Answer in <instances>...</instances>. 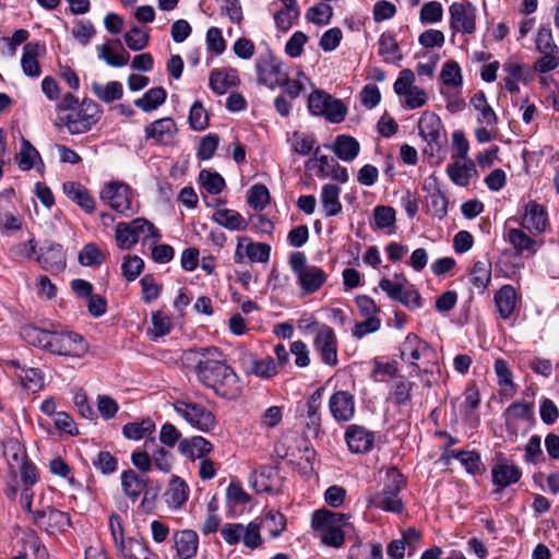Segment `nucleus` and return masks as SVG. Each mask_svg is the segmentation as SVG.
Returning a JSON list of instances; mask_svg holds the SVG:
<instances>
[{"label":"nucleus","mask_w":559,"mask_h":559,"mask_svg":"<svg viewBox=\"0 0 559 559\" xmlns=\"http://www.w3.org/2000/svg\"><path fill=\"white\" fill-rule=\"evenodd\" d=\"M238 83V78L236 75V72L230 71H221V70H213L210 74V87L211 90L218 94H225L229 88L233 86H236Z\"/></svg>","instance_id":"42"},{"label":"nucleus","mask_w":559,"mask_h":559,"mask_svg":"<svg viewBox=\"0 0 559 559\" xmlns=\"http://www.w3.org/2000/svg\"><path fill=\"white\" fill-rule=\"evenodd\" d=\"M150 35L139 26H133L124 34V41L128 48L133 51L144 49L148 45Z\"/></svg>","instance_id":"59"},{"label":"nucleus","mask_w":559,"mask_h":559,"mask_svg":"<svg viewBox=\"0 0 559 559\" xmlns=\"http://www.w3.org/2000/svg\"><path fill=\"white\" fill-rule=\"evenodd\" d=\"M92 91L104 103H112L121 99L123 96L122 84L118 81H110L106 85L94 82Z\"/></svg>","instance_id":"47"},{"label":"nucleus","mask_w":559,"mask_h":559,"mask_svg":"<svg viewBox=\"0 0 559 559\" xmlns=\"http://www.w3.org/2000/svg\"><path fill=\"white\" fill-rule=\"evenodd\" d=\"M329 412L337 424L350 421L356 413V402L352 393L344 390L335 391L329 399Z\"/></svg>","instance_id":"17"},{"label":"nucleus","mask_w":559,"mask_h":559,"mask_svg":"<svg viewBox=\"0 0 559 559\" xmlns=\"http://www.w3.org/2000/svg\"><path fill=\"white\" fill-rule=\"evenodd\" d=\"M144 261L139 255H126L121 264L123 277L128 282H133L143 271Z\"/></svg>","instance_id":"60"},{"label":"nucleus","mask_w":559,"mask_h":559,"mask_svg":"<svg viewBox=\"0 0 559 559\" xmlns=\"http://www.w3.org/2000/svg\"><path fill=\"white\" fill-rule=\"evenodd\" d=\"M346 444L352 453H368L374 444V432L361 425H349L344 435Z\"/></svg>","instance_id":"20"},{"label":"nucleus","mask_w":559,"mask_h":559,"mask_svg":"<svg viewBox=\"0 0 559 559\" xmlns=\"http://www.w3.org/2000/svg\"><path fill=\"white\" fill-rule=\"evenodd\" d=\"M62 190L71 201L76 203L86 213H93L95 211V200L83 185L67 181L63 183Z\"/></svg>","instance_id":"30"},{"label":"nucleus","mask_w":559,"mask_h":559,"mask_svg":"<svg viewBox=\"0 0 559 559\" xmlns=\"http://www.w3.org/2000/svg\"><path fill=\"white\" fill-rule=\"evenodd\" d=\"M395 301L401 302L403 306L411 310H416L423 307V299L418 290L415 288L414 285L408 283L404 286L400 294V297L396 298Z\"/></svg>","instance_id":"64"},{"label":"nucleus","mask_w":559,"mask_h":559,"mask_svg":"<svg viewBox=\"0 0 559 559\" xmlns=\"http://www.w3.org/2000/svg\"><path fill=\"white\" fill-rule=\"evenodd\" d=\"M31 521L48 534L62 533L71 525V519L67 512L50 506L35 510Z\"/></svg>","instance_id":"11"},{"label":"nucleus","mask_w":559,"mask_h":559,"mask_svg":"<svg viewBox=\"0 0 559 559\" xmlns=\"http://www.w3.org/2000/svg\"><path fill=\"white\" fill-rule=\"evenodd\" d=\"M21 337L29 345L59 356L81 357L87 352L82 335L67 331H50L32 324L20 330Z\"/></svg>","instance_id":"2"},{"label":"nucleus","mask_w":559,"mask_h":559,"mask_svg":"<svg viewBox=\"0 0 559 559\" xmlns=\"http://www.w3.org/2000/svg\"><path fill=\"white\" fill-rule=\"evenodd\" d=\"M419 136L426 143L423 154L430 164H440L447 154L448 138L438 115L424 111L417 123Z\"/></svg>","instance_id":"3"},{"label":"nucleus","mask_w":559,"mask_h":559,"mask_svg":"<svg viewBox=\"0 0 559 559\" xmlns=\"http://www.w3.org/2000/svg\"><path fill=\"white\" fill-rule=\"evenodd\" d=\"M46 53V46L39 41L26 43L21 57V68L28 78H38L41 74V67L38 58Z\"/></svg>","instance_id":"23"},{"label":"nucleus","mask_w":559,"mask_h":559,"mask_svg":"<svg viewBox=\"0 0 559 559\" xmlns=\"http://www.w3.org/2000/svg\"><path fill=\"white\" fill-rule=\"evenodd\" d=\"M165 502L170 509L181 508L189 498L187 483L178 476H173L164 493Z\"/></svg>","instance_id":"31"},{"label":"nucleus","mask_w":559,"mask_h":559,"mask_svg":"<svg viewBox=\"0 0 559 559\" xmlns=\"http://www.w3.org/2000/svg\"><path fill=\"white\" fill-rule=\"evenodd\" d=\"M93 466L104 475L114 474L118 468L117 459L108 451H100L92 460Z\"/></svg>","instance_id":"63"},{"label":"nucleus","mask_w":559,"mask_h":559,"mask_svg":"<svg viewBox=\"0 0 559 559\" xmlns=\"http://www.w3.org/2000/svg\"><path fill=\"white\" fill-rule=\"evenodd\" d=\"M167 92L164 87H152L141 98L134 100V105L145 112L158 108L166 100Z\"/></svg>","instance_id":"43"},{"label":"nucleus","mask_w":559,"mask_h":559,"mask_svg":"<svg viewBox=\"0 0 559 559\" xmlns=\"http://www.w3.org/2000/svg\"><path fill=\"white\" fill-rule=\"evenodd\" d=\"M443 8L438 1H429L425 3L419 13V20L423 24H435L442 20Z\"/></svg>","instance_id":"62"},{"label":"nucleus","mask_w":559,"mask_h":559,"mask_svg":"<svg viewBox=\"0 0 559 559\" xmlns=\"http://www.w3.org/2000/svg\"><path fill=\"white\" fill-rule=\"evenodd\" d=\"M388 476L390 481L384 485L381 492L369 500V504L383 511L401 513L404 504L400 491L405 486V479L397 471L390 472Z\"/></svg>","instance_id":"8"},{"label":"nucleus","mask_w":559,"mask_h":559,"mask_svg":"<svg viewBox=\"0 0 559 559\" xmlns=\"http://www.w3.org/2000/svg\"><path fill=\"white\" fill-rule=\"evenodd\" d=\"M326 2L328 1H322L319 4L310 7L307 10L306 19L318 25H328L333 15V8Z\"/></svg>","instance_id":"54"},{"label":"nucleus","mask_w":559,"mask_h":559,"mask_svg":"<svg viewBox=\"0 0 559 559\" xmlns=\"http://www.w3.org/2000/svg\"><path fill=\"white\" fill-rule=\"evenodd\" d=\"M100 199L117 213L126 216L134 214L132 191L124 182L111 181L100 191Z\"/></svg>","instance_id":"10"},{"label":"nucleus","mask_w":559,"mask_h":559,"mask_svg":"<svg viewBox=\"0 0 559 559\" xmlns=\"http://www.w3.org/2000/svg\"><path fill=\"white\" fill-rule=\"evenodd\" d=\"M155 423L150 418H143L139 421L128 423L122 427V435L129 440H141L147 438L155 431ZM150 444H155V439H146L144 447L147 449Z\"/></svg>","instance_id":"28"},{"label":"nucleus","mask_w":559,"mask_h":559,"mask_svg":"<svg viewBox=\"0 0 559 559\" xmlns=\"http://www.w3.org/2000/svg\"><path fill=\"white\" fill-rule=\"evenodd\" d=\"M492 484L506 488L516 484L522 477V471L513 464L498 463L491 469Z\"/></svg>","instance_id":"34"},{"label":"nucleus","mask_w":559,"mask_h":559,"mask_svg":"<svg viewBox=\"0 0 559 559\" xmlns=\"http://www.w3.org/2000/svg\"><path fill=\"white\" fill-rule=\"evenodd\" d=\"M308 109L313 116H323L332 123L342 122L347 114L346 106L322 90H314L308 97Z\"/></svg>","instance_id":"7"},{"label":"nucleus","mask_w":559,"mask_h":559,"mask_svg":"<svg viewBox=\"0 0 559 559\" xmlns=\"http://www.w3.org/2000/svg\"><path fill=\"white\" fill-rule=\"evenodd\" d=\"M324 389L322 386L318 388L307 400L306 408H307V428L313 433H318L321 427V401L323 396Z\"/></svg>","instance_id":"36"},{"label":"nucleus","mask_w":559,"mask_h":559,"mask_svg":"<svg viewBox=\"0 0 559 559\" xmlns=\"http://www.w3.org/2000/svg\"><path fill=\"white\" fill-rule=\"evenodd\" d=\"M288 262L292 271L297 275L298 284L304 294L318 292L326 282V273L317 265L307 264V258L304 252H293L289 255Z\"/></svg>","instance_id":"5"},{"label":"nucleus","mask_w":559,"mask_h":559,"mask_svg":"<svg viewBox=\"0 0 559 559\" xmlns=\"http://www.w3.org/2000/svg\"><path fill=\"white\" fill-rule=\"evenodd\" d=\"M340 194L341 188L334 183H326L322 187L320 202L325 217L336 216L342 212Z\"/></svg>","instance_id":"33"},{"label":"nucleus","mask_w":559,"mask_h":559,"mask_svg":"<svg viewBox=\"0 0 559 559\" xmlns=\"http://www.w3.org/2000/svg\"><path fill=\"white\" fill-rule=\"evenodd\" d=\"M78 258L84 266H98L104 263L106 254L95 243L90 242L83 246Z\"/></svg>","instance_id":"49"},{"label":"nucleus","mask_w":559,"mask_h":559,"mask_svg":"<svg viewBox=\"0 0 559 559\" xmlns=\"http://www.w3.org/2000/svg\"><path fill=\"white\" fill-rule=\"evenodd\" d=\"M249 483L259 493H276L281 489L282 478L277 468L263 465L253 471L249 477Z\"/></svg>","instance_id":"19"},{"label":"nucleus","mask_w":559,"mask_h":559,"mask_svg":"<svg viewBox=\"0 0 559 559\" xmlns=\"http://www.w3.org/2000/svg\"><path fill=\"white\" fill-rule=\"evenodd\" d=\"M102 110L93 99L84 98L79 108L66 117V127L71 134H82L100 119Z\"/></svg>","instance_id":"9"},{"label":"nucleus","mask_w":559,"mask_h":559,"mask_svg":"<svg viewBox=\"0 0 559 559\" xmlns=\"http://www.w3.org/2000/svg\"><path fill=\"white\" fill-rule=\"evenodd\" d=\"M36 159H38L40 165L44 166L38 151L29 141L22 139L20 152L15 156V162L19 168L23 171L29 170L35 166Z\"/></svg>","instance_id":"44"},{"label":"nucleus","mask_w":559,"mask_h":559,"mask_svg":"<svg viewBox=\"0 0 559 559\" xmlns=\"http://www.w3.org/2000/svg\"><path fill=\"white\" fill-rule=\"evenodd\" d=\"M332 150L340 159L352 162L358 156L360 144L350 135L340 134L335 138Z\"/></svg>","instance_id":"37"},{"label":"nucleus","mask_w":559,"mask_h":559,"mask_svg":"<svg viewBox=\"0 0 559 559\" xmlns=\"http://www.w3.org/2000/svg\"><path fill=\"white\" fill-rule=\"evenodd\" d=\"M115 237L117 246L126 250L132 248L141 237L157 240L160 238V233L151 222L138 217L131 222L118 223Z\"/></svg>","instance_id":"6"},{"label":"nucleus","mask_w":559,"mask_h":559,"mask_svg":"<svg viewBox=\"0 0 559 559\" xmlns=\"http://www.w3.org/2000/svg\"><path fill=\"white\" fill-rule=\"evenodd\" d=\"M97 50L98 58L103 59L110 67H124L130 59L129 52L124 49H122L120 52H116L106 44L98 46Z\"/></svg>","instance_id":"51"},{"label":"nucleus","mask_w":559,"mask_h":559,"mask_svg":"<svg viewBox=\"0 0 559 559\" xmlns=\"http://www.w3.org/2000/svg\"><path fill=\"white\" fill-rule=\"evenodd\" d=\"M214 445L202 436L185 438L179 441L178 451L185 457L195 461L203 460L213 451Z\"/></svg>","instance_id":"24"},{"label":"nucleus","mask_w":559,"mask_h":559,"mask_svg":"<svg viewBox=\"0 0 559 559\" xmlns=\"http://www.w3.org/2000/svg\"><path fill=\"white\" fill-rule=\"evenodd\" d=\"M189 126L195 131H202L209 126V116L201 102L197 100L189 111Z\"/></svg>","instance_id":"61"},{"label":"nucleus","mask_w":559,"mask_h":559,"mask_svg":"<svg viewBox=\"0 0 559 559\" xmlns=\"http://www.w3.org/2000/svg\"><path fill=\"white\" fill-rule=\"evenodd\" d=\"M115 547L121 559H156V556L151 551L146 542L135 537H128Z\"/></svg>","instance_id":"27"},{"label":"nucleus","mask_w":559,"mask_h":559,"mask_svg":"<svg viewBox=\"0 0 559 559\" xmlns=\"http://www.w3.org/2000/svg\"><path fill=\"white\" fill-rule=\"evenodd\" d=\"M173 407L178 416L199 431L210 432L217 425L215 415L203 404L194 402L190 397L176 400Z\"/></svg>","instance_id":"4"},{"label":"nucleus","mask_w":559,"mask_h":559,"mask_svg":"<svg viewBox=\"0 0 559 559\" xmlns=\"http://www.w3.org/2000/svg\"><path fill=\"white\" fill-rule=\"evenodd\" d=\"M519 300L518 292L510 284L502 285L493 295L496 309L499 317L503 320H508L512 317Z\"/></svg>","instance_id":"25"},{"label":"nucleus","mask_w":559,"mask_h":559,"mask_svg":"<svg viewBox=\"0 0 559 559\" xmlns=\"http://www.w3.org/2000/svg\"><path fill=\"white\" fill-rule=\"evenodd\" d=\"M307 168H317L316 175L320 178H332L338 182L345 183L348 181V173L345 167H342L333 158H329L326 155L309 159L306 164Z\"/></svg>","instance_id":"22"},{"label":"nucleus","mask_w":559,"mask_h":559,"mask_svg":"<svg viewBox=\"0 0 559 559\" xmlns=\"http://www.w3.org/2000/svg\"><path fill=\"white\" fill-rule=\"evenodd\" d=\"M407 278L404 274H395L394 280L383 277L379 282V287L388 295L392 300H396L404 286L407 284Z\"/></svg>","instance_id":"58"},{"label":"nucleus","mask_w":559,"mask_h":559,"mask_svg":"<svg viewBox=\"0 0 559 559\" xmlns=\"http://www.w3.org/2000/svg\"><path fill=\"white\" fill-rule=\"evenodd\" d=\"M36 262L52 275L62 273L67 267V254L63 247L51 240H45L38 248Z\"/></svg>","instance_id":"12"},{"label":"nucleus","mask_w":559,"mask_h":559,"mask_svg":"<svg viewBox=\"0 0 559 559\" xmlns=\"http://www.w3.org/2000/svg\"><path fill=\"white\" fill-rule=\"evenodd\" d=\"M177 133V124L169 117L156 119L144 128V139L152 145H170L174 143Z\"/></svg>","instance_id":"14"},{"label":"nucleus","mask_w":559,"mask_h":559,"mask_svg":"<svg viewBox=\"0 0 559 559\" xmlns=\"http://www.w3.org/2000/svg\"><path fill=\"white\" fill-rule=\"evenodd\" d=\"M548 225V217L545 209L535 201H530L525 205L524 215L522 218L523 228L531 233L540 234Z\"/></svg>","instance_id":"26"},{"label":"nucleus","mask_w":559,"mask_h":559,"mask_svg":"<svg viewBox=\"0 0 559 559\" xmlns=\"http://www.w3.org/2000/svg\"><path fill=\"white\" fill-rule=\"evenodd\" d=\"M313 348L324 365L334 367L338 364L337 337L333 328L321 324L313 338Z\"/></svg>","instance_id":"13"},{"label":"nucleus","mask_w":559,"mask_h":559,"mask_svg":"<svg viewBox=\"0 0 559 559\" xmlns=\"http://www.w3.org/2000/svg\"><path fill=\"white\" fill-rule=\"evenodd\" d=\"M535 46L539 53L559 52V47L554 40L552 32L549 26L539 27L535 39Z\"/></svg>","instance_id":"57"},{"label":"nucleus","mask_w":559,"mask_h":559,"mask_svg":"<svg viewBox=\"0 0 559 559\" xmlns=\"http://www.w3.org/2000/svg\"><path fill=\"white\" fill-rule=\"evenodd\" d=\"M428 349V344L425 341L414 333H408L400 346V356L403 361L416 366V361Z\"/></svg>","instance_id":"29"},{"label":"nucleus","mask_w":559,"mask_h":559,"mask_svg":"<svg viewBox=\"0 0 559 559\" xmlns=\"http://www.w3.org/2000/svg\"><path fill=\"white\" fill-rule=\"evenodd\" d=\"M491 280V267L489 264L477 261L474 263L472 272L469 274V281L472 285L478 289L479 293H484L488 287Z\"/></svg>","instance_id":"48"},{"label":"nucleus","mask_w":559,"mask_h":559,"mask_svg":"<svg viewBox=\"0 0 559 559\" xmlns=\"http://www.w3.org/2000/svg\"><path fill=\"white\" fill-rule=\"evenodd\" d=\"M506 238L518 254H533L536 252L537 241L527 236L522 229L509 228Z\"/></svg>","instance_id":"40"},{"label":"nucleus","mask_w":559,"mask_h":559,"mask_svg":"<svg viewBox=\"0 0 559 559\" xmlns=\"http://www.w3.org/2000/svg\"><path fill=\"white\" fill-rule=\"evenodd\" d=\"M314 531H321V542L330 547L340 548L344 545L345 534L344 531L340 526H322V527H312Z\"/></svg>","instance_id":"55"},{"label":"nucleus","mask_w":559,"mask_h":559,"mask_svg":"<svg viewBox=\"0 0 559 559\" xmlns=\"http://www.w3.org/2000/svg\"><path fill=\"white\" fill-rule=\"evenodd\" d=\"M199 180L202 187L211 194H219L226 186L224 178L218 173L207 169L200 171Z\"/></svg>","instance_id":"52"},{"label":"nucleus","mask_w":559,"mask_h":559,"mask_svg":"<svg viewBox=\"0 0 559 559\" xmlns=\"http://www.w3.org/2000/svg\"><path fill=\"white\" fill-rule=\"evenodd\" d=\"M378 53L386 63H394L402 59L397 41L392 33L384 32L378 40Z\"/></svg>","instance_id":"41"},{"label":"nucleus","mask_w":559,"mask_h":559,"mask_svg":"<svg viewBox=\"0 0 559 559\" xmlns=\"http://www.w3.org/2000/svg\"><path fill=\"white\" fill-rule=\"evenodd\" d=\"M271 246L265 242H254L249 237L238 238L235 250V261L241 263L245 258L250 262L266 263L271 257Z\"/></svg>","instance_id":"18"},{"label":"nucleus","mask_w":559,"mask_h":559,"mask_svg":"<svg viewBox=\"0 0 559 559\" xmlns=\"http://www.w3.org/2000/svg\"><path fill=\"white\" fill-rule=\"evenodd\" d=\"M251 359V372L261 379H271L277 374V365L271 356H266L262 359H255L252 356Z\"/></svg>","instance_id":"50"},{"label":"nucleus","mask_w":559,"mask_h":559,"mask_svg":"<svg viewBox=\"0 0 559 559\" xmlns=\"http://www.w3.org/2000/svg\"><path fill=\"white\" fill-rule=\"evenodd\" d=\"M2 445L3 455L11 469L15 471L16 465L28 459L24 445L17 439L9 438L3 441Z\"/></svg>","instance_id":"45"},{"label":"nucleus","mask_w":559,"mask_h":559,"mask_svg":"<svg viewBox=\"0 0 559 559\" xmlns=\"http://www.w3.org/2000/svg\"><path fill=\"white\" fill-rule=\"evenodd\" d=\"M195 361L194 372L198 381L205 388L226 400H236L241 395L242 386L234 368L223 359L217 347H200L189 350Z\"/></svg>","instance_id":"1"},{"label":"nucleus","mask_w":559,"mask_h":559,"mask_svg":"<svg viewBox=\"0 0 559 559\" xmlns=\"http://www.w3.org/2000/svg\"><path fill=\"white\" fill-rule=\"evenodd\" d=\"M173 547L179 559H193L199 550V535L194 530H175L171 535Z\"/></svg>","instance_id":"21"},{"label":"nucleus","mask_w":559,"mask_h":559,"mask_svg":"<svg viewBox=\"0 0 559 559\" xmlns=\"http://www.w3.org/2000/svg\"><path fill=\"white\" fill-rule=\"evenodd\" d=\"M19 377L26 390L37 392L44 386V374L38 368H23Z\"/></svg>","instance_id":"56"},{"label":"nucleus","mask_w":559,"mask_h":559,"mask_svg":"<svg viewBox=\"0 0 559 559\" xmlns=\"http://www.w3.org/2000/svg\"><path fill=\"white\" fill-rule=\"evenodd\" d=\"M212 219L228 230H246L248 227V223L243 216L239 212L230 209H219L215 211Z\"/></svg>","instance_id":"39"},{"label":"nucleus","mask_w":559,"mask_h":559,"mask_svg":"<svg viewBox=\"0 0 559 559\" xmlns=\"http://www.w3.org/2000/svg\"><path fill=\"white\" fill-rule=\"evenodd\" d=\"M121 487L126 497L135 502L147 486V480L134 471L128 469L121 474Z\"/></svg>","instance_id":"35"},{"label":"nucleus","mask_w":559,"mask_h":559,"mask_svg":"<svg viewBox=\"0 0 559 559\" xmlns=\"http://www.w3.org/2000/svg\"><path fill=\"white\" fill-rule=\"evenodd\" d=\"M450 27L454 32L473 34L476 29V8L471 3L453 2L449 7Z\"/></svg>","instance_id":"15"},{"label":"nucleus","mask_w":559,"mask_h":559,"mask_svg":"<svg viewBox=\"0 0 559 559\" xmlns=\"http://www.w3.org/2000/svg\"><path fill=\"white\" fill-rule=\"evenodd\" d=\"M440 78L447 86L460 87L463 84L461 67L454 60H449L442 66Z\"/></svg>","instance_id":"53"},{"label":"nucleus","mask_w":559,"mask_h":559,"mask_svg":"<svg viewBox=\"0 0 559 559\" xmlns=\"http://www.w3.org/2000/svg\"><path fill=\"white\" fill-rule=\"evenodd\" d=\"M471 105L478 112L477 122L486 127H495L498 123V117L488 104L487 98L483 92L476 93L471 98Z\"/></svg>","instance_id":"38"},{"label":"nucleus","mask_w":559,"mask_h":559,"mask_svg":"<svg viewBox=\"0 0 559 559\" xmlns=\"http://www.w3.org/2000/svg\"><path fill=\"white\" fill-rule=\"evenodd\" d=\"M257 79L271 88L282 85V62L271 52L261 55L255 61Z\"/></svg>","instance_id":"16"},{"label":"nucleus","mask_w":559,"mask_h":559,"mask_svg":"<svg viewBox=\"0 0 559 559\" xmlns=\"http://www.w3.org/2000/svg\"><path fill=\"white\" fill-rule=\"evenodd\" d=\"M476 166L472 159L464 162L455 160L447 167V175L451 181L460 187H467L471 182V178L476 175Z\"/></svg>","instance_id":"32"},{"label":"nucleus","mask_w":559,"mask_h":559,"mask_svg":"<svg viewBox=\"0 0 559 559\" xmlns=\"http://www.w3.org/2000/svg\"><path fill=\"white\" fill-rule=\"evenodd\" d=\"M348 520V515L341 512H332L325 509L317 510L312 514L311 526L312 527H322L326 525L332 526H342L346 525Z\"/></svg>","instance_id":"46"}]
</instances>
